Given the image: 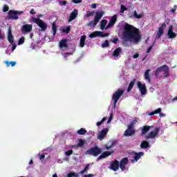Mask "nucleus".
<instances>
[{"instance_id":"f257e3e1","label":"nucleus","mask_w":177,"mask_h":177,"mask_svg":"<svg viewBox=\"0 0 177 177\" xmlns=\"http://www.w3.org/2000/svg\"><path fill=\"white\" fill-rule=\"evenodd\" d=\"M122 38L124 42L138 44L142 39L140 30L129 24H126L123 27Z\"/></svg>"},{"instance_id":"f03ea898","label":"nucleus","mask_w":177,"mask_h":177,"mask_svg":"<svg viewBox=\"0 0 177 177\" xmlns=\"http://www.w3.org/2000/svg\"><path fill=\"white\" fill-rule=\"evenodd\" d=\"M30 21L32 23H34L35 24H37L38 27H39L40 31H46V29L48 28V24H46V23L44 21V20L39 18L32 17L30 19Z\"/></svg>"},{"instance_id":"7ed1b4c3","label":"nucleus","mask_w":177,"mask_h":177,"mask_svg":"<svg viewBox=\"0 0 177 177\" xmlns=\"http://www.w3.org/2000/svg\"><path fill=\"white\" fill-rule=\"evenodd\" d=\"M161 72L163 73V75L162 76L163 78H167V77H169V67H168V65H162L157 68L155 71V77H158Z\"/></svg>"},{"instance_id":"20e7f679","label":"nucleus","mask_w":177,"mask_h":177,"mask_svg":"<svg viewBox=\"0 0 177 177\" xmlns=\"http://www.w3.org/2000/svg\"><path fill=\"white\" fill-rule=\"evenodd\" d=\"M124 95V90L123 89H118L115 93L113 94L112 95V100L113 102V108L115 109L117 106V102L118 100H120V98L121 96Z\"/></svg>"},{"instance_id":"39448f33","label":"nucleus","mask_w":177,"mask_h":177,"mask_svg":"<svg viewBox=\"0 0 177 177\" xmlns=\"http://www.w3.org/2000/svg\"><path fill=\"white\" fill-rule=\"evenodd\" d=\"M100 153H102V149L99 148V147L95 146L86 151L85 154H89L90 156L97 157Z\"/></svg>"},{"instance_id":"423d86ee","label":"nucleus","mask_w":177,"mask_h":177,"mask_svg":"<svg viewBox=\"0 0 177 177\" xmlns=\"http://www.w3.org/2000/svg\"><path fill=\"white\" fill-rule=\"evenodd\" d=\"M23 13H24V11L10 10L8 12V19H11L12 20H17L19 19L17 15H23Z\"/></svg>"},{"instance_id":"0eeeda50","label":"nucleus","mask_w":177,"mask_h":177,"mask_svg":"<svg viewBox=\"0 0 177 177\" xmlns=\"http://www.w3.org/2000/svg\"><path fill=\"white\" fill-rule=\"evenodd\" d=\"M109 35H110V34L105 33L104 32L95 31L89 35V37L95 38V37H102V38H104V37H109Z\"/></svg>"},{"instance_id":"6e6552de","label":"nucleus","mask_w":177,"mask_h":177,"mask_svg":"<svg viewBox=\"0 0 177 177\" xmlns=\"http://www.w3.org/2000/svg\"><path fill=\"white\" fill-rule=\"evenodd\" d=\"M137 85L141 95H146V93H147V88L146 87V84H142V82H138Z\"/></svg>"},{"instance_id":"1a4fd4ad","label":"nucleus","mask_w":177,"mask_h":177,"mask_svg":"<svg viewBox=\"0 0 177 177\" xmlns=\"http://www.w3.org/2000/svg\"><path fill=\"white\" fill-rule=\"evenodd\" d=\"M32 31V24H25L22 26L21 32L24 34L31 32Z\"/></svg>"},{"instance_id":"9d476101","label":"nucleus","mask_w":177,"mask_h":177,"mask_svg":"<svg viewBox=\"0 0 177 177\" xmlns=\"http://www.w3.org/2000/svg\"><path fill=\"white\" fill-rule=\"evenodd\" d=\"M160 133V129L156 128L154 131H151L145 138L146 139H154Z\"/></svg>"},{"instance_id":"9b49d317","label":"nucleus","mask_w":177,"mask_h":177,"mask_svg":"<svg viewBox=\"0 0 177 177\" xmlns=\"http://www.w3.org/2000/svg\"><path fill=\"white\" fill-rule=\"evenodd\" d=\"M109 133V129H104L101 131H100L97 134V139L99 140H103L106 137V135Z\"/></svg>"},{"instance_id":"f8f14e48","label":"nucleus","mask_w":177,"mask_h":177,"mask_svg":"<svg viewBox=\"0 0 177 177\" xmlns=\"http://www.w3.org/2000/svg\"><path fill=\"white\" fill-rule=\"evenodd\" d=\"M117 21V15H113L111 19L109 20V24H107V26H106V30H109V28L113 27L114 24H115Z\"/></svg>"},{"instance_id":"ddd939ff","label":"nucleus","mask_w":177,"mask_h":177,"mask_svg":"<svg viewBox=\"0 0 177 177\" xmlns=\"http://www.w3.org/2000/svg\"><path fill=\"white\" fill-rule=\"evenodd\" d=\"M111 169L115 171L120 169V162L117 159H115L111 162Z\"/></svg>"},{"instance_id":"4468645a","label":"nucleus","mask_w":177,"mask_h":177,"mask_svg":"<svg viewBox=\"0 0 177 177\" xmlns=\"http://www.w3.org/2000/svg\"><path fill=\"white\" fill-rule=\"evenodd\" d=\"M167 35L170 39H172L173 38H176L177 35L174 32V26L171 25L169 27Z\"/></svg>"},{"instance_id":"2eb2a0df","label":"nucleus","mask_w":177,"mask_h":177,"mask_svg":"<svg viewBox=\"0 0 177 177\" xmlns=\"http://www.w3.org/2000/svg\"><path fill=\"white\" fill-rule=\"evenodd\" d=\"M129 162L128 158H123L119 164L120 169L122 171H125V166Z\"/></svg>"},{"instance_id":"dca6fc26","label":"nucleus","mask_w":177,"mask_h":177,"mask_svg":"<svg viewBox=\"0 0 177 177\" xmlns=\"http://www.w3.org/2000/svg\"><path fill=\"white\" fill-rule=\"evenodd\" d=\"M114 153V151H106L102 153L98 158L97 160H103V158H107L109 156H111Z\"/></svg>"},{"instance_id":"f3484780","label":"nucleus","mask_w":177,"mask_h":177,"mask_svg":"<svg viewBox=\"0 0 177 177\" xmlns=\"http://www.w3.org/2000/svg\"><path fill=\"white\" fill-rule=\"evenodd\" d=\"M8 41L10 42V44H15L13 35L12 34V28L10 27L8 28Z\"/></svg>"},{"instance_id":"a211bd4d","label":"nucleus","mask_w":177,"mask_h":177,"mask_svg":"<svg viewBox=\"0 0 177 177\" xmlns=\"http://www.w3.org/2000/svg\"><path fill=\"white\" fill-rule=\"evenodd\" d=\"M77 16H78V10L74 9L73 11L71 13V16L68 19V21H73V20H75L77 18Z\"/></svg>"},{"instance_id":"6ab92c4d","label":"nucleus","mask_w":177,"mask_h":177,"mask_svg":"<svg viewBox=\"0 0 177 177\" xmlns=\"http://www.w3.org/2000/svg\"><path fill=\"white\" fill-rule=\"evenodd\" d=\"M143 16H145L144 12H140V14L138 15V12H136V10H135L134 12H133V15H130L129 17H130V19H132L133 17H134V19H142V17H143Z\"/></svg>"},{"instance_id":"aec40b11","label":"nucleus","mask_w":177,"mask_h":177,"mask_svg":"<svg viewBox=\"0 0 177 177\" xmlns=\"http://www.w3.org/2000/svg\"><path fill=\"white\" fill-rule=\"evenodd\" d=\"M103 15H104V12H103V11H100V12H95V16L94 18V19H95V21L99 23L100 19H102L103 17Z\"/></svg>"},{"instance_id":"412c9836","label":"nucleus","mask_w":177,"mask_h":177,"mask_svg":"<svg viewBox=\"0 0 177 177\" xmlns=\"http://www.w3.org/2000/svg\"><path fill=\"white\" fill-rule=\"evenodd\" d=\"M135 156L133 157L134 160H131V162H135V161H138V160H140L142 156H145L144 152H139V153H135Z\"/></svg>"},{"instance_id":"4be33fe9","label":"nucleus","mask_w":177,"mask_h":177,"mask_svg":"<svg viewBox=\"0 0 177 177\" xmlns=\"http://www.w3.org/2000/svg\"><path fill=\"white\" fill-rule=\"evenodd\" d=\"M136 131L135 129H127L124 133V136H132V135H135L136 133Z\"/></svg>"},{"instance_id":"5701e85b","label":"nucleus","mask_w":177,"mask_h":177,"mask_svg":"<svg viewBox=\"0 0 177 177\" xmlns=\"http://www.w3.org/2000/svg\"><path fill=\"white\" fill-rule=\"evenodd\" d=\"M122 52V48H121L120 47L116 48L113 53V57H118L120 55H121Z\"/></svg>"},{"instance_id":"b1692460","label":"nucleus","mask_w":177,"mask_h":177,"mask_svg":"<svg viewBox=\"0 0 177 177\" xmlns=\"http://www.w3.org/2000/svg\"><path fill=\"white\" fill-rule=\"evenodd\" d=\"M68 45L67 44V39H63L59 41V48H68Z\"/></svg>"},{"instance_id":"393cba45","label":"nucleus","mask_w":177,"mask_h":177,"mask_svg":"<svg viewBox=\"0 0 177 177\" xmlns=\"http://www.w3.org/2000/svg\"><path fill=\"white\" fill-rule=\"evenodd\" d=\"M151 127L152 126L147 125L144 126L142 129L141 135H146V133L150 131V128H151Z\"/></svg>"},{"instance_id":"a878e982","label":"nucleus","mask_w":177,"mask_h":177,"mask_svg":"<svg viewBox=\"0 0 177 177\" xmlns=\"http://www.w3.org/2000/svg\"><path fill=\"white\" fill-rule=\"evenodd\" d=\"M150 71H151V69H148L145 71L144 77H145V80H146V81H148V82H150L151 81V79L150 78Z\"/></svg>"},{"instance_id":"bb28decb","label":"nucleus","mask_w":177,"mask_h":177,"mask_svg":"<svg viewBox=\"0 0 177 177\" xmlns=\"http://www.w3.org/2000/svg\"><path fill=\"white\" fill-rule=\"evenodd\" d=\"M150 147V143L149 142L144 140L140 144L141 149H149Z\"/></svg>"},{"instance_id":"cd10ccee","label":"nucleus","mask_w":177,"mask_h":177,"mask_svg":"<svg viewBox=\"0 0 177 177\" xmlns=\"http://www.w3.org/2000/svg\"><path fill=\"white\" fill-rule=\"evenodd\" d=\"M84 145H85V140L82 139H80L77 145H73V147H75L76 149H78V147H84Z\"/></svg>"},{"instance_id":"c85d7f7f","label":"nucleus","mask_w":177,"mask_h":177,"mask_svg":"<svg viewBox=\"0 0 177 177\" xmlns=\"http://www.w3.org/2000/svg\"><path fill=\"white\" fill-rule=\"evenodd\" d=\"M136 82V79H133L129 84L127 88V92H131L132 91V88H133L135 83Z\"/></svg>"},{"instance_id":"c756f323","label":"nucleus","mask_w":177,"mask_h":177,"mask_svg":"<svg viewBox=\"0 0 177 177\" xmlns=\"http://www.w3.org/2000/svg\"><path fill=\"white\" fill-rule=\"evenodd\" d=\"M86 39V35H83L80 38V47L81 48H84V46H85V40Z\"/></svg>"},{"instance_id":"7c9ffc66","label":"nucleus","mask_w":177,"mask_h":177,"mask_svg":"<svg viewBox=\"0 0 177 177\" xmlns=\"http://www.w3.org/2000/svg\"><path fill=\"white\" fill-rule=\"evenodd\" d=\"M106 26H107V20L106 19H102L100 23V28L101 30H106Z\"/></svg>"},{"instance_id":"2f4dec72","label":"nucleus","mask_w":177,"mask_h":177,"mask_svg":"<svg viewBox=\"0 0 177 177\" xmlns=\"http://www.w3.org/2000/svg\"><path fill=\"white\" fill-rule=\"evenodd\" d=\"M162 34H164V30H162V28H158V30L156 35V39H160Z\"/></svg>"},{"instance_id":"473e14b6","label":"nucleus","mask_w":177,"mask_h":177,"mask_svg":"<svg viewBox=\"0 0 177 177\" xmlns=\"http://www.w3.org/2000/svg\"><path fill=\"white\" fill-rule=\"evenodd\" d=\"M97 23L96 22L95 19L91 20L90 22L87 24L88 27H95L97 25Z\"/></svg>"},{"instance_id":"72a5a7b5","label":"nucleus","mask_w":177,"mask_h":177,"mask_svg":"<svg viewBox=\"0 0 177 177\" xmlns=\"http://www.w3.org/2000/svg\"><path fill=\"white\" fill-rule=\"evenodd\" d=\"M52 30L53 35H56V32H57V27L56 26V22H53L52 24Z\"/></svg>"},{"instance_id":"f704fd0d","label":"nucleus","mask_w":177,"mask_h":177,"mask_svg":"<svg viewBox=\"0 0 177 177\" xmlns=\"http://www.w3.org/2000/svg\"><path fill=\"white\" fill-rule=\"evenodd\" d=\"M88 131L85 128H82L80 130L77 131V135H86Z\"/></svg>"},{"instance_id":"c9c22d12","label":"nucleus","mask_w":177,"mask_h":177,"mask_svg":"<svg viewBox=\"0 0 177 177\" xmlns=\"http://www.w3.org/2000/svg\"><path fill=\"white\" fill-rule=\"evenodd\" d=\"M5 64H6L7 67H9L10 66H11V67H15V66H16V62H9L8 61H6Z\"/></svg>"},{"instance_id":"e433bc0d","label":"nucleus","mask_w":177,"mask_h":177,"mask_svg":"<svg viewBox=\"0 0 177 177\" xmlns=\"http://www.w3.org/2000/svg\"><path fill=\"white\" fill-rule=\"evenodd\" d=\"M160 111H161V108H159L153 112H150L149 113V115H154V114H160Z\"/></svg>"},{"instance_id":"4c0bfd02","label":"nucleus","mask_w":177,"mask_h":177,"mask_svg":"<svg viewBox=\"0 0 177 177\" xmlns=\"http://www.w3.org/2000/svg\"><path fill=\"white\" fill-rule=\"evenodd\" d=\"M63 32H65V34H68L70 31H71V28L70 26H66L64 29H62Z\"/></svg>"},{"instance_id":"58836bf2","label":"nucleus","mask_w":177,"mask_h":177,"mask_svg":"<svg viewBox=\"0 0 177 177\" xmlns=\"http://www.w3.org/2000/svg\"><path fill=\"white\" fill-rule=\"evenodd\" d=\"M89 165H90L89 164L86 165V167H84V169L83 170L80 171L79 172V174L82 175V174H84V172H86V171H88V169H89Z\"/></svg>"},{"instance_id":"ea45409f","label":"nucleus","mask_w":177,"mask_h":177,"mask_svg":"<svg viewBox=\"0 0 177 177\" xmlns=\"http://www.w3.org/2000/svg\"><path fill=\"white\" fill-rule=\"evenodd\" d=\"M110 46V44L109 43V40H106L103 44H102V48H107Z\"/></svg>"},{"instance_id":"a19ab883","label":"nucleus","mask_w":177,"mask_h":177,"mask_svg":"<svg viewBox=\"0 0 177 177\" xmlns=\"http://www.w3.org/2000/svg\"><path fill=\"white\" fill-rule=\"evenodd\" d=\"M106 120H107V118H103L101 121L97 122L96 124L97 127H100V125H102V124H103L104 121H106Z\"/></svg>"},{"instance_id":"79ce46f5","label":"nucleus","mask_w":177,"mask_h":177,"mask_svg":"<svg viewBox=\"0 0 177 177\" xmlns=\"http://www.w3.org/2000/svg\"><path fill=\"white\" fill-rule=\"evenodd\" d=\"M124 10H128V8L125 7L124 5L120 6V13H124Z\"/></svg>"},{"instance_id":"37998d69","label":"nucleus","mask_w":177,"mask_h":177,"mask_svg":"<svg viewBox=\"0 0 177 177\" xmlns=\"http://www.w3.org/2000/svg\"><path fill=\"white\" fill-rule=\"evenodd\" d=\"M24 37H21L18 41V45H23V44H24Z\"/></svg>"},{"instance_id":"c03bdc74","label":"nucleus","mask_w":177,"mask_h":177,"mask_svg":"<svg viewBox=\"0 0 177 177\" xmlns=\"http://www.w3.org/2000/svg\"><path fill=\"white\" fill-rule=\"evenodd\" d=\"M135 125V122H132L128 125L127 129H133V127Z\"/></svg>"},{"instance_id":"a18cd8bd","label":"nucleus","mask_w":177,"mask_h":177,"mask_svg":"<svg viewBox=\"0 0 177 177\" xmlns=\"http://www.w3.org/2000/svg\"><path fill=\"white\" fill-rule=\"evenodd\" d=\"M95 15V11H91V12H87L86 17H91V16H93Z\"/></svg>"},{"instance_id":"49530a36","label":"nucleus","mask_w":177,"mask_h":177,"mask_svg":"<svg viewBox=\"0 0 177 177\" xmlns=\"http://www.w3.org/2000/svg\"><path fill=\"white\" fill-rule=\"evenodd\" d=\"M113 146H114V144H111V145H104V149H106V150H110V149H111V147H113Z\"/></svg>"},{"instance_id":"de8ad7c7","label":"nucleus","mask_w":177,"mask_h":177,"mask_svg":"<svg viewBox=\"0 0 177 177\" xmlns=\"http://www.w3.org/2000/svg\"><path fill=\"white\" fill-rule=\"evenodd\" d=\"M118 41H119L118 37H115L113 39L111 40V42H112L113 44H117Z\"/></svg>"},{"instance_id":"09e8293b","label":"nucleus","mask_w":177,"mask_h":177,"mask_svg":"<svg viewBox=\"0 0 177 177\" xmlns=\"http://www.w3.org/2000/svg\"><path fill=\"white\" fill-rule=\"evenodd\" d=\"M9 10V6L8 5H4L3 12H8Z\"/></svg>"},{"instance_id":"8fccbe9b","label":"nucleus","mask_w":177,"mask_h":177,"mask_svg":"<svg viewBox=\"0 0 177 177\" xmlns=\"http://www.w3.org/2000/svg\"><path fill=\"white\" fill-rule=\"evenodd\" d=\"M176 9H177V6L175 5V6H174V8L170 10V12H171V13H175V12H176Z\"/></svg>"},{"instance_id":"3c124183","label":"nucleus","mask_w":177,"mask_h":177,"mask_svg":"<svg viewBox=\"0 0 177 177\" xmlns=\"http://www.w3.org/2000/svg\"><path fill=\"white\" fill-rule=\"evenodd\" d=\"M66 156H71L73 154V150H69L65 152Z\"/></svg>"},{"instance_id":"603ef678","label":"nucleus","mask_w":177,"mask_h":177,"mask_svg":"<svg viewBox=\"0 0 177 177\" xmlns=\"http://www.w3.org/2000/svg\"><path fill=\"white\" fill-rule=\"evenodd\" d=\"M59 5H61L62 6H64L66 5H67V1H62L59 2Z\"/></svg>"},{"instance_id":"864d4df0","label":"nucleus","mask_w":177,"mask_h":177,"mask_svg":"<svg viewBox=\"0 0 177 177\" xmlns=\"http://www.w3.org/2000/svg\"><path fill=\"white\" fill-rule=\"evenodd\" d=\"M72 2H73V3H81L82 0H72Z\"/></svg>"},{"instance_id":"5fc2aeb1","label":"nucleus","mask_w":177,"mask_h":177,"mask_svg":"<svg viewBox=\"0 0 177 177\" xmlns=\"http://www.w3.org/2000/svg\"><path fill=\"white\" fill-rule=\"evenodd\" d=\"M113 120V113L110 114L109 118L107 121V123L109 124V122H111V120Z\"/></svg>"},{"instance_id":"6e6d98bb","label":"nucleus","mask_w":177,"mask_h":177,"mask_svg":"<svg viewBox=\"0 0 177 177\" xmlns=\"http://www.w3.org/2000/svg\"><path fill=\"white\" fill-rule=\"evenodd\" d=\"M71 55H73L72 53H65L64 54V57H67L68 56H71Z\"/></svg>"},{"instance_id":"4d7b16f0","label":"nucleus","mask_w":177,"mask_h":177,"mask_svg":"<svg viewBox=\"0 0 177 177\" xmlns=\"http://www.w3.org/2000/svg\"><path fill=\"white\" fill-rule=\"evenodd\" d=\"M11 45H12V50H15V49H16L17 48V45H16V43H13V44H11Z\"/></svg>"},{"instance_id":"13d9d810","label":"nucleus","mask_w":177,"mask_h":177,"mask_svg":"<svg viewBox=\"0 0 177 177\" xmlns=\"http://www.w3.org/2000/svg\"><path fill=\"white\" fill-rule=\"evenodd\" d=\"M165 27H167V24H165V23H164L162 24V26L160 27H159V28H162V30H164V28H165Z\"/></svg>"},{"instance_id":"bf43d9fd","label":"nucleus","mask_w":177,"mask_h":177,"mask_svg":"<svg viewBox=\"0 0 177 177\" xmlns=\"http://www.w3.org/2000/svg\"><path fill=\"white\" fill-rule=\"evenodd\" d=\"M75 176L74 172H71L68 174V177H73Z\"/></svg>"},{"instance_id":"052dcab7","label":"nucleus","mask_w":177,"mask_h":177,"mask_svg":"<svg viewBox=\"0 0 177 177\" xmlns=\"http://www.w3.org/2000/svg\"><path fill=\"white\" fill-rule=\"evenodd\" d=\"M151 49H153L152 46H149V48L147 49V53H150V52H151Z\"/></svg>"},{"instance_id":"680f3d73","label":"nucleus","mask_w":177,"mask_h":177,"mask_svg":"<svg viewBox=\"0 0 177 177\" xmlns=\"http://www.w3.org/2000/svg\"><path fill=\"white\" fill-rule=\"evenodd\" d=\"M30 15H35L36 12L35 10L32 8L30 10Z\"/></svg>"},{"instance_id":"e2e57ef3","label":"nucleus","mask_w":177,"mask_h":177,"mask_svg":"<svg viewBox=\"0 0 177 177\" xmlns=\"http://www.w3.org/2000/svg\"><path fill=\"white\" fill-rule=\"evenodd\" d=\"M39 160H44L45 158V156L44 154L39 155Z\"/></svg>"},{"instance_id":"0e129e2a","label":"nucleus","mask_w":177,"mask_h":177,"mask_svg":"<svg viewBox=\"0 0 177 177\" xmlns=\"http://www.w3.org/2000/svg\"><path fill=\"white\" fill-rule=\"evenodd\" d=\"M93 174H86L84 176V177H93Z\"/></svg>"},{"instance_id":"69168bd1","label":"nucleus","mask_w":177,"mask_h":177,"mask_svg":"<svg viewBox=\"0 0 177 177\" xmlns=\"http://www.w3.org/2000/svg\"><path fill=\"white\" fill-rule=\"evenodd\" d=\"M138 57H139V54H138V53H136V54L133 55V59H138Z\"/></svg>"},{"instance_id":"338daca9","label":"nucleus","mask_w":177,"mask_h":177,"mask_svg":"<svg viewBox=\"0 0 177 177\" xmlns=\"http://www.w3.org/2000/svg\"><path fill=\"white\" fill-rule=\"evenodd\" d=\"M91 8H92L93 9H96V3H93V4L91 5Z\"/></svg>"},{"instance_id":"774afa93","label":"nucleus","mask_w":177,"mask_h":177,"mask_svg":"<svg viewBox=\"0 0 177 177\" xmlns=\"http://www.w3.org/2000/svg\"><path fill=\"white\" fill-rule=\"evenodd\" d=\"M0 39H3V35H2L0 29Z\"/></svg>"}]
</instances>
